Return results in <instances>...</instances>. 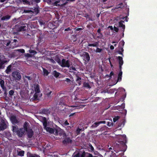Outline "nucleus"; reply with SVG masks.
<instances>
[{
    "instance_id": "1",
    "label": "nucleus",
    "mask_w": 157,
    "mask_h": 157,
    "mask_svg": "<svg viewBox=\"0 0 157 157\" xmlns=\"http://www.w3.org/2000/svg\"><path fill=\"white\" fill-rule=\"evenodd\" d=\"M33 89L34 90L35 93L33 95V97L31 99V100H32V101L38 99L41 96V94L40 93L39 85L38 84H34V85L33 90Z\"/></svg>"
},
{
    "instance_id": "2",
    "label": "nucleus",
    "mask_w": 157,
    "mask_h": 157,
    "mask_svg": "<svg viewBox=\"0 0 157 157\" xmlns=\"http://www.w3.org/2000/svg\"><path fill=\"white\" fill-rule=\"evenodd\" d=\"M44 120L43 122L44 128L46 131L51 133H54L55 135H57L58 133L57 130L53 129L48 127H47V123L45 118H44Z\"/></svg>"
},
{
    "instance_id": "3",
    "label": "nucleus",
    "mask_w": 157,
    "mask_h": 157,
    "mask_svg": "<svg viewBox=\"0 0 157 157\" xmlns=\"http://www.w3.org/2000/svg\"><path fill=\"white\" fill-rule=\"evenodd\" d=\"M12 127L13 133H16L19 137H21L22 136L25 132V129L24 128H22L19 129L17 126H13Z\"/></svg>"
},
{
    "instance_id": "4",
    "label": "nucleus",
    "mask_w": 157,
    "mask_h": 157,
    "mask_svg": "<svg viewBox=\"0 0 157 157\" xmlns=\"http://www.w3.org/2000/svg\"><path fill=\"white\" fill-rule=\"evenodd\" d=\"M8 123L6 120L3 118L1 119V122L0 124V130H3L6 128Z\"/></svg>"
},
{
    "instance_id": "5",
    "label": "nucleus",
    "mask_w": 157,
    "mask_h": 157,
    "mask_svg": "<svg viewBox=\"0 0 157 157\" xmlns=\"http://www.w3.org/2000/svg\"><path fill=\"white\" fill-rule=\"evenodd\" d=\"M97 157L96 156H93L91 154L88 153H86L83 151L81 154L78 153L75 155L74 157Z\"/></svg>"
},
{
    "instance_id": "6",
    "label": "nucleus",
    "mask_w": 157,
    "mask_h": 157,
    "mask_svg": "<svg viewBox=\"0 0 157 157\" xmlns=\"http://www.w3.org/2000/svg\"><path fill=\"white\" fill-rule=\"evenodd\" d=\"M59 65L62 67H69L70 65V63L68 60H66L64 59H63Z\"/></svg>"
},
{
    "instance_id": "7",
    "label": "nucleus",
    "mask_w": 157,
    "mask_h": 157,
    "mask_svg": "<svg viewBox=\"0 0 157 157\" xmlns=\"http://www.w3.org/2000/svg\"><path fill=\"white\" fill-rule=\"evenodd\" d=\"M12 76L15 80H19L21 79V76L19 72L15 71L13 72Z\"/></svg>"
},
{
    "instance_id": "8",
    "label": "nucleus",
    "mask_w": 157,
    "mask_h": 157,
    "mask_svg": "<svg viewBox=\"0 0 157 157\" xmlns=\"http://www.w3.org/2000/svg\"><path fill=\"white\" fill-rule=\"evenodd\" d=\"M7 62L8 61L4 58V56H2V59H0V69H3L4 68V64Z\"/></svg>"
},
{
    "instance_id": "9",
    "label": "nucleus",
    "mask_w": 157,
    "mask_h": 157,
    "mask_svg": "<svg viewBox=\"0 0 157 157\" xmlns=\"http://www.w3.org/2000/svg\"><path fill=\"white\" fill-rule=\"evenodd\" d=\"M83 60L85 61V63L86 64L87 62L90 60V57L88 53L87 52H85L83 56Z\"/></svg>"
},
{
    "instance_id": "10",
    "label": "nucleus",
    "mask_w": 157,
    "mask_h": 157,
    "mask_svg": "<svg viewBox=\"0 0 157 157\" xmlns=\"http://www.w3.org/2000/svg\"><path fill=\"white\" fill-rule=\"evenodd\" d=\"M2 44H3V46L5 47L6 48V47L8 46L10 44V43L11 42L10 40H1L0 41Z\"/></svg>"
},
{
    "instance_id": "11",
    "label": "nucleus",
    "mask_w": 157,
    "mask_h": 157,
    "mask_svg": "<svg viewBox=\"0 0 157 157\" xmlns=\"http://www.w3.org/2000/svg\"><path fill=\"white\" fill-rule=\"evenodd\" d=\"M4 83L5 82L2 79L0 78V85L3 91H4L5 93H6V89L4 86Z\"/></svg>"
},
{
    "instance_id": "12",
    "label": "nucleus",
    "mask_w": 157,
    "mask_h": 157,
    "mask_svg": "<svg viewBox=\"0 0 157 157\" xmlns=\"http://www.w3.org/2000/svg\"><path fill=\"white\" fill-rule=\"evenodd\" d=\"M10 119L12 123L13 124H17L19 122L18 120L17 119L16 117L14 116H11Z\"/></svg>"
},
{
    "instance_id": "13",
    "label": "nucleus",
    "mask_w": 157,
    "mask_h": 157,
    "mask_svg": "<svg viewBox=\"0 0 157 157\" xmlns=\"http://www.w3.org/2000/svg\"><path fill=\"white\" fill-rule=\"evenodd\" d=\"M119 138L121 140H123V141L119 140L118 141V143L123 144L126 141V136L125 135H119Z\"/></svg>"
},
{
    "instance_id": "14",
    "label": "nucleus",
    "mask_w": 157,
    "mask_h": 157,
    "mask_svg": "<svg viewBox=\"0 0 157 157\" xmlns=\"http://www.w3.org/2000/svg\"><path fill=\"white\" fill-rule=\"evenodd\" d=\"M34 13L35 12L36 14H37L39 12V10L37 8H35L32 10H24V12L25 13H29V12Z\"/></svg>"
},
{
    "instance_id": "15",
    "label": "nucleus",
    "mask_w": 157,
    "mask_h": 157,
    "mask_svg": "<svg viewBox=\"0 0 157 157\" xmlns=\"http://www.w3.org/2000/svg\"><path fill=\"white\" fill-rule=\"evenodd\" d=\"M101 124H105V121H103L95 122L92 125V126L93 127H96Z\"/></svg>"
},
{
    "instance_id": "16",
    "label": "nucleus",
    "mask_w": 157,
    "mask_h": 157,
    "mask_svg": "<svg viewBox=\"0 0 157 157\" xmlns=\"http://www.w3.org/2000/svg\"><path fill=\"white\" fill-rule=\"evenodd\" d=\"M118 59L119 60L120 69H121V66L123 65V59L122 57L121 56H118Z\"/></svg>"
},
{
    "instance_id": "17",
    "label": "nucleus",
    "mask_w": 157,
    "mask_h": 157,
    "mask_svg": "<svg viewBox=\"0 0 157 157\" xmlns=\"http://www.w3.org/2000/svg\"><path fill=\"white\" fill-rule=\"evenodd\" d=\"M122 72L121 71V69H120V71L118 74V78L117 82L118 81H120L122 79Z\"/></svg>"
},
{
    "instance_id": "18",
    "label": "nucleus",
    "mask_w": 157,
    "mask_h": 157,
    "mask_svg": "<svg viewBox=\"0 0 157 157\" xmlns=\"http://www.w3.org/2000/svg\"><path fill=\"white\" fill-rule=\"evenodd\" d=\"M124 22L123 21H121L119 22L118 26L119 27H122L123 29V31H124V29H125V26L124 25L123 23Z\"/></svg>"
},
{
    "instance_id": "19",
    "label": "nucleus",
    "mask_w": 157,
    "mask_h": 157,
    "mask_svg": "<svg viewBox=\"0 0 157 157\" xmlns=\"http://www.w3.org/2000/svg\"><path fill=\"white\" fill-rule=\"evenodd\" d=\"M27 28V27L25 25L21 26L19 28L18 31L20 32L25 31L26 29Z\"/></svg>"
},
{
    "instance_id": "20",
    "label": "nucleus",
    "mask_w": 157,
    "mask_h": 157,
    "mask_svg": "<svg viewBox=\"0 0 157 157\" xmlns=\"http://www.w3.org/2000/svg\"><path fill=\"white\" fill-rule=\"evenodd\" d=\"M11 16L10 15H6L3 17L1 19V20L2 21L7 20L10 19Z\"/></svg>"
},
{
    "instance_id": "21",
    "label": "nucleus",
    "mask_w": 157,
    "mask_h": 157,
    "mask_svg": "<svg viewBox=\"0 0 157 157\" xmlns=\"http://www.w3.org/2000/svg\"><path fill=\"white\" fill-rule=\"evenodd\" d=\"M71 142V140L69 138H65L63 141V143L64 144H67Z\"/></svg>"
},
{
    "instance_id": "22",
    "label": "nucleus",
    "mask_w": 157,
    "mask_h": 157,
    "mask_svg": "<svg viewBox=\"0 0 157 157\" xmlns=\"http://www.w3.org/2000/svg\"><path fill=\"white\" fill-rule=\"evenodd\" d=\"M98 42H95L94 43L92 44H88V46H93V47H98Z\"/></svg>"
},
{
    "instance_id": "23",
    "label": "nucleus",
    "mask_w": 157,
    "mask_h": 157,
    "mask_svg": "<svg viewBox=\"0 0 157 157\" xmlns=\"http://www.w3.org/2000/svg\"><path fill=\"white\" fill-rule=\"evenodd\" d=\"M11 65H10L7 68L6 70L5 71V72L7 74H9L10 72L11 71Z\"/></svg>"
},
{
    "instance_id": "24",
    "label": "nucleus",
    "mask_w": 157,
    "mask_h": 157,
    "mask_svg": "<svg viewBox=\"0 0 157 157\" xmlns=\"http://www.w3.org/2000/svg\"><path fill=\"white\" fill-rule=\"evenodd\" d=\"M52 93V91L49 90L48 89L46 90V92L45 94L48 96V97H50V94Z\"/></svg>"
},
{
    "instance_id": "25",
    "label": "nucleus",
    "mask_w": 157,
    "mask_h": 157,
    "mask_svg": "<svg viewBox=\"0 0 157 157\" xmlns=\"http://www.w3.org/2000/svg\"><path fill=\"white\" fill-rule=\"evenodd\" d=\"M83 86L88 89H90L91 88V87L90 86L89 84L88 83H86V82H85L83 83Z\"/></svg>"
},
{
    "instance_id": "26",
    "label": "nucleus",
    "mask_w": 157,
    "mask_h": 157,
    "mask_svg": "<svg viewBox=\"0 0 157 157\" xmlns=\"http://www.w3.org/2000/svg\"><path fill=\"white\" fill-rule=\"evenodd\" d=\"M53 74L54 75V76L57 78L59 76L60 74L59 73L57 72L56 71H54L53 72Z\"/></svg>"
},
{
    "instance_id": "27",
    "label": "nucleus",
    "mask_w": 157,
    "mask_h": 157,
    "mask_svg": "<svg viewBox=\"0 0 157 157\" xmlns=\"http://www.w3.org/2000/svg\"><path fill=\"white\" fill-rule=\"evenodd\" d=\"M33 132L32 130H30L28 132V135L29 137L31 138L33 135Z\"/></svg>"
},
{
    "instance_id": "28",
    "label": "nucleus",
    "mask_w": 157,
    "mask_h": 157,
    "mask_svg": "<svg viewBox=\"0 0 157 157\" xmlns=\"http://www.w3.org/2000/svg\"><path fill=\"white\" fill-rule=\"evenodd\" d=\"M81 78L77 77L76 80V81L78 84V85L79 86L81 84Z\"/></svg>"
},
{
    "instance_id": "29",
    "label": "nucleus",
    "mask_w": 157,
    "mask_h": 157,
    "mask_svg": "<svg viewBox=\"0 0 157 157\" xmlns=\"http://www.w3.org/2000/svg\"><path fill=\"white\" fill-rule=\"evenodd\" d=\"M14 51L15 52H21L22 53H24L25 52V50L24 49H17L14 50Z\"/></svg>"
},
{
    "instance_id": "30",
    "label": "nucleus",
    "mask_w": 157,
    "mask_h": 157,
    "mask_svg": "<svg viewBox=\"0 0 157 157\" xmlns=\"http://www.w3.org/2000/svg\"><path fill=\"white\" fill-rule=\"evenodd\" d=\"M46 60H48L49 62L54 64L55 63V61L52 59L47 58L45 59Z\"/></svg>"
},
{
    "instance_id": "31",
    "label": "nucleus",
    "mask_w": 157,
    "mask_h": 157,
    "mask_svg": "<svg viewBox=\"0 0 157 157\" xmlns=\"http://www.w3.org/2000/svg\"><path fill=\"white\" fill-rule=\"evenodd\" d=\"M89 150L90 152H92L94 151V148L91 144L89 145Z\"/></svg>"
},
{
    "instance_id": "32",
    "label": "nucleus",
    "mask_w": 157,
    "mask_h": 157,
    "mask_svg": "<svg viewBox=\"0 0 157 157\" xmlns=\"http://www.w3.org/2000/svg\"><path fill=\"white\" fill-rule=\"evenodd\" d=\"M28 124L29 123H28V122H25L24 123V129H25V131H27V126H28Z\"/></svg>"
},
{
    "instance_id": "33",
    "label": "nucleus",
    "mask_w": 157,
    "mask_h": 157,
    "mask_svg": "<svg viewBox=\"0 0 157 157\" xmlns=\"http://www.w3.org/2000/svg\"><path fill=\"white\" fill-rule=\"evenodd\" d=\"M43 71L44 75L47 76L48 74V71L44 68H43Z\"/></svg>"
},
{
    "instance_id": "34",
    "label": "nucleus",
    "mask_w": 157,
    "mask_h": 157,
    "mask_svg": "<svg viewBox=\"0 0 157 157\" xmlns=\"http://www.w3.org/2000/svg\"><path fill=\"white\" fill-rule=\"evenodd\" d=\"M20 94L22 97L24 98H26V96H27V94H24L23 92L22 91L21 92Z\"/></svg>"
},
{
    "instance_id": "35",
    "label": "nucleus",
    "mask_w": 157,
    "mask_h": 157,
    "mask_svg": "<svg viewBox=\"0 0 157 157\" xmlns=\"http://www.w3.org/2000/svg\"><path fill=\"white\" fill-rule=\"evenodd\" d=\"M55 59L59 65V64L61 62L60 61V59L57 56H56L55 57Z\"/></svg>"
},
{
    "instance_id": "36",
    "label": "nucleus",
    "mask_w": 157,
    "mask_h": 157,
    "mask_svg": "<svg viewBox=\"0 0 157 157\" xmlns=\"http://www.w3.org/2000/svg\"><path fill=\"white\" fill-rule=\"evenodd\" d=\"M30 0H22L24 4H29Z\"/></svg>"
},
{
    "instance_id": "37",
    "label": "nucleus",
    "mask_w": 157,
    "mask_h": 157,
    "mask_svg": "<svg viewBox=\"0 0 157 157\" xmlns=\"http://www.w3.org/2000/svg\"><path fill=\"white\" fill-rule=\"evenodd\" d=\"M24 151H21L19 152L18 155L20 156H22L24 155Z\"/></svg>"
},
{
    "instance_id": "38",
    "label": "nucleus",
    "mask_w": 157,
    "mask_h": 157,
    "mask_svg": "<svg viewBox=\"0 0 157 157\" xmlns=\"http://www.w3.org/2000/svg\"><path fill=\"white\" fill-rule=\"evenodd\" d=\"M102 49L98 48H97L95 50V52L97 53H100L101 52Z\"/></svg>"
},
{
    "instance_id": "39",
    "label": "nucleus",
    "mask_w": 157,
    "mask_h": 157,
    "mask_svg": "<svg viewBox=\"0 0 157 157\" xmlns=\"http://www.w3.org/2000/svg\"><path fill=\"white\" fill-rule=\"evenodd\" d=\"M120 118V117L117 116L115 117L114 118H113V121L114 122H115L117 121Z\"/></svg>"
},
{
    "instance_id": "40",
    "label": "nucleus",
    "mask_w": 157,
    "mask_h": 157,
    "mask_svg": "<svg viewBox=\"0 0 157 157\" xmlns=\"http://www.w3.org/2000/svg\"><path fill=\"white\" fill-rule=\"evenodd\" d=\"M29 53H33L34 54H35L36 53V51L31 49L29 50Z\"/></svg>"
},
{
    "instance_id": "41",
    "label": "nucleus",
    "mask_w": 157,
    "mask_h": 157,
    "mask_svg": "<svg viewBox=\"0 0 157 157\" xmlns=\"http://www.w3.org/2000/svg\"><path fill=\"white\" fill-rule=\"evenodd\" d=\"M69 69L71 70V71H75L76 70L75 68L73 67H70Z\"/></svg>"
},
{
    "instance_id": "42",
    "label": "nucleus",
    "mask_w": 157,
    "mask_h": 157,
    "mask_svg": "<svg viewBox=\"0 0 157 157\" xmlns=\"http://www.w3.org/2000/svg\"><path fill=\"white\" fill-rule=\"evenodd\" d=\"M14 93V91L13 90H11L9 91V94L10 96H12L13 95Z\"/></svg>"
},
{
    "instance_id": "43",
    "label": "nucleus",
    "mask_w": 157,
    "mask_h": 157,
    "mask_svg": "<svg viewBox=\"0 0 157 157\" xmlns=\"http://www.w3.org/2000/svg\"><path fill=\"white\" fill-rule=\"evenodd\" d=\"M124 6V5L123 3H121L120 4L118 5L117 6L118 8H122Z\"/></svg>"
},
{
    "instance_id": "44",
    "label": "nucleus",
    "mask_w": 157,
    "mask_h": 157,
    "mask_svg": "<svg viewBox=\"0 0 157 157\" xmlns=\"http://www.w3.org/2000/svg\"><path fill=\"white\" fill-rule=\"evenodd\" d=\"M30 2H35L36 3H39L40 2V0H30Z\"/></svg>"
},
{
    "instance_id": "45",
    "label": "nucleus",
    "mask_w": 157,
    "mask_h": 157,
    "mask_svg": "<svg viewBox=\"0 0 157 157\" xmlns=\"http://www.w3.org/2000/svg\"><path fill=\"white\" fill-rule=\"evenodd\" d=\"M25 78H27L28 80H31L30 77L28 76H24Z\"/></svg>"
},
{
    "instance_id": "46",
    "label": "nucleus",
    "mask_w": 157,
    "mask_h": 157,
    "mask_svg": "<svg viewBox=\"0 0 157 157\" xmlns=\"http://www.w3.org/2000/svg\"><path fill=\"white\" fill-rule=\"evenodd\" d=\"M113 29H114V30L116 32H118V29L115 26H114Z\"/></svg>"
},
{
    "instance_id": "47",
    "label": "nucleus",
    "mask_w": 157,
    "mask_h": 157,
    "mask_svg": "<svg viewBox=\"0 0 157 157\" xmlns=\"http://www.w3.org/2000/svg\"><path fill=\"white\" fill-rule=\"evenodd\" d=\"M98 37L100 38H101L103 36L102 34L101 33H98Z\"/></svg>"
},
{
    "instance_id": "48",
    "label": "nucleus",
    "mask_w": 157,
    "mask_h": 157,
    "mask_svg": "<svg viewBox=\"0 0 157 157\" xmlns=\"http://www.w3.org/2000/svg\"><path fill=\"white\" fill-rule=\"evenodd\" d=\"M29 157H40L38 155H30Z\"/></svg>"
},
{
    "instance_id": "49",
    "label": "nucleus",
    "mask_w": 157,
    "mask_h": 157,
    "mask_svg": "<svg viewBox=\"0 0 157 157\" xmlns=\"http://www.w3.org/2000/svg\"><path fill=\"white\" fill-rule=\"evenodd\" d=\"M124 41H121L120 42V44H121L123 46L124 45Z\"/></svg>"
},
{
    "instance_id": "50",
    "label": "nucleus",
    "mask_w": 157,
    "mask_h": 157,
    "mask_svg": "<svg viewBox=\"0 0 157 157\" xmlns=\"http://www.w3.org/2000/svg\"><path fill=\"white\" fill-rule=\"evenodd\" d=\"M94 154L95 155H99V153L97 151H95L94 152Z\"/></svg>"
},
{
    "instance_id": "51",
    "label": "nucleus",
    "mask_w": 157,
    "mask_h": 157,
    "mask_svg": "<svg viewBox=\"0 0 157 157\" xmlns=\"http://www.w3.org/2000/svg\"><path fill=\"white\" fill-rule=\"evenodd\" d=\"M64 124L65 125H69V123L66 120L64 122Z\"/></svg>"
},
{
    "instance_id": "52",
    "label": "nucleus",
    "mask_w": 157,
    "mask_h": 157,
    "mask_svg": "<svg viewBox=\"0 0 157 157\" xmlns=\"http://www.w3.org/2000/svg\"><path fill=\"white\" fill-rule=\"evenodd\" d=\"M11 44L10 45V46L9 47V48H7L8 49H7V50H8L10 48H14V47H11Z\"/></svg>"
},
{
    "instance_id": "53",
    "label": "nucleus",
    "mask_w": 157,
    "mask_h": 157,
    "mask_svg": "<svg viewBox=\"0 0 157 157\" xmlns=\"http://www.w3.org/2000/svg\"><path fill=\"white\" fill-rule=\"evenodd\" d=\"M108 28L110 29L111 30H113V26H109L108 27Z\"/></svg>"
},
{
    "instance_id": "54",
    "label": "nucleus",
    "mask_w": 157,
    "mask_h": 157,
    "mask_svg": "<svg viewBox=\"0 0 157 157\" xmlns=\"http://www.w3.org/2000/svg\"><path fill=\"white\" fill-rule=\"evenodd\" d=\"M65 81L67 82H70V80L69 78H66L65 79Z\"/></svg>"
},
{
    "instance_id": "55",
    "label": "nucleus",
    "mask_w": 157,
    "mask_h": 157,
    "mask_svg": "<svg viewBox=\"0 0 157 157\" xmlns=\"http://www.w3.org/2000/svg\"><path fill=\"white\" fill-rule=\"evenodd\" d=\"M75 29H76L75 30L76 31H79V30H82V29L81 28H78L77 29L76 28Z\"/></svg>"
},
{
    "instance_id": "56",
    "label": "nucleus",
    "mask_w": 157,
    "mask_h": 157,
    "mask_svg": "<svg viewBox=\"0 0 157 157\" xmlns=\"http://www.w3.org/2000/svg\"><path fill=\"white\" fill-rule=\"evenodd\" d=\"M101 29H99L98 31H97V32L98 33H101Z\"/></svg>"
},
{
    "instance_id": "57",
    "label": "nucleus",
    "mask_w": 157,
    "mask_h": 157,
    "mask_svg": "<svg viewBox=\"0 0 157 157\" xmlns=\"http://www.w3.org/2000/svg\"><path fill=\"white\" fill-rule=\"evenodd\" d=\"M114 75V73L112 71L110 72V77H111V76Z\"/></svg>"
},
{
    "instance_id": "58",
    "label": "nucleus",
    "mask_w": 157,
    "mask_h": 157,
    "mask_svg": "<svg viewBox=\"0 0 157 157\" xmlns=\"http://www.w3.org/2000/svg\"><path fill=\"white\" fill-rule=\"evenodd\" d=\"M110 48L111 50H113L114 49V47L113 46L111 45L110 46Z\"/></svg>"
},
{
    "instance_id": "59",
    "label": "nucleus",
    "mask_w": 157,
    "mask_h": 157,
    "mask_svg": "<svg viewBox=\"0 0 157 157\" xmlns=\"http://www.w3.org/2000/svg\"><path fill=\"white\" fill-rule=\"evenodd\" d=\"M81 130V129H80L78 128L77 130V132L78 133L80 132Z\"/></svg>"
},
{
    "instance_id": "60",
    "label": "nucleus",
    "mask_w": 157,
    "mask_h": 157,
    "mask_svg": "<svg viewBox=\"0 0 157 157\" xmlns=\"http://www.w3.org/2000/svg\"><path fill=\"white\" fill-rule=\"evenodd\" d=\"M71 29L69 28H68L67 29H65V31H67L69 30H70Z\"/></svg>"
},
{
    "instance_id": "61",
    "label": "nucleus",
    "mask_w": 157,
    "mask_h": 157,
    "mask_svg": "<svg viewBox=\"0 0 157 157\" xmlns=\"http://www.w3.org/2000/svg\"><path fill=\"white\" fill-rule=\"evenodd\" d=\"M120 18V17H117L115 18V20L116 21H118Z\"/></svg>"
},
{
    "instance_id": "62",
    "label": "nucleus",
    "mask_w": 157,
    "mask_h": 157,
    "mask_svg": "<svg viewBox=\"0 0 157 157\" xmlns=\"http://www.w3.org/2000/svg\"><path fill=\"white\" fill-rule=\"evenodd\" d=\"M75 113H71V114L70 115H69V117H71V116H72L73 115H74V114H75Z\"/></svg>"
},
{
    "instance_id": "63",
    "label": "nucleus",
    "mask_w": 157,
    "mask_h": 157,
    "mask_svg": "<svg viewBox=\"0 0 157 157\" xmlns=\"http://www.w3.org/2000/svg\"><path fill=\"white\" fill-rule=\"evenodd\" d=\"M59 2V1H57L56 2H55V4L56 5Z\"/></svg>"
},
{
    "instance_id": "64",
    "label": "nucleus",
    "mask_w": 157,
    "mask_h": 157,
    "mask_svg": "<svg viewBox=\"0 0 157 157\" xmlns=\"http://www.w3.org/2000/svg\"><path fill=\"white\" fill-rule=\"evenodd\" d=\"M111 124L110 123V124L109 123L108 124H107V125L109 126H110L111 125Z\"/></svg>"
}]
</instances>
